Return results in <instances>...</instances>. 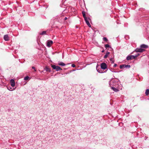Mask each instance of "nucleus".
Returning <instances> with one entry per match:
<instances>
[{
  "instance_id": "393cba45",
  "label": "nucleus",
  "mask_w": 149,
  "mask_h": 149,
  "mask_svg": "<svg viewBox=\"0 0 149 149\" xmlns=\"http://www.w3.org/2000/svg\"><path fill=\"white\" fill-rule=\"evenodd\" d=\"M72 66V67H75V65L74 64H72L71 65Z\"/></svg>"
},
{
  "instance_id": "2eb2a0df",
  "label": "nucleus",
  "mask_w": 149,
  "mask_h": 149,
  "mask_svg": "<svg viewBox=\"0 0 149 149\" xmlns=\"http://www.w3.org/2000/svg\"><path fill=\"white\" fill-rule=\"evenodd\" d=\"M88 26L89 27H91V25L90 24L89 22H86Z\"/></svg>"
},
{
  "instance_id": "a878e982",
  "label": "nucleus",
  "mask_w": 149,
  "mask_h": 149,
  "mask_svg": "<svg viewBox=\"0 0 149 149\" xmlns=\"http://www.w3.org/2000/svg\"><path fill=\"white\" fill-rule=\"evenodd\" d=\"M32 68H33V69L34 70H35V71H36V69H35V67H32Z\"/></svg>"
},
{
  "instance_id": "5701e85b",
  "label": "nucleus",
  "mask_w": 149,
  "mask_h": 149,
  "mask_svg": "<svg viewBox=\"0 0 149 149\" xmlns=\"http://www.w3.org/2000/svg\"><path fill=\"white\" fill-rule=\"evenodd\" d=\"M125 67H128L129 68H130V66L129 65H125Z\"/></svg>"
},
{
  "instance_id": "b1692460",
  "label": "nucleus",
  "mask_w": 149,
  "mask_h": 149,
  "mask_svg": "<svg viewBox=\"0 0 149 149\" xmlns=\"http://www.w3.org/2000/svg\"><path fill=\"white\" fill-rule=\"evenodd\" d=\"M97 70V71L99 73H102V71L99 70Z\"/></svg>"
},
{
  "instance_id": "aec40b11",
  "label": "nucleus",
  "mask_w": 149,
  "mask_h": 149,
  "mask_svg": "<svg viewBox=\"0 0 149 149\" xmlns=\"http://www.w3.org/2000/svg\"><path fill=\"white\" fill-rule=\"evenodd\" d=\"M46 33V31H43L42 32V33H41V35H44Z\"/></svg>"
},
{
  "instance_id": "f3484780",
  "label": "nucleus",
  "mask_w": 149,
  "mask_h": 149,
  "mask_svg": "<svg viewBox=\"0 0 149 149\" xmlns=\"http://www.w3.org/2000/svg\"><path fill=\"white\" fill-rule=\"evenodd\" d=\"M84 19L85 21L86 22L89 21V18H86L85 19Z\"/></svg>"
},
{
  "instance_id": "a211bd4d",
  "label": "nucleus",
  "mask_w": 149,
  "mask_h": 149,
  "mask_svg": "<svg viewBox=\"0 0 149 149\" xmlns=\"http://www.w3.org/2000/svg\"><path fill=\"white\" fill-rule=\"evenodd\" d=\"M103 40L105 41H108V39H107V38H106V37H104L103 38Z\"/></svg>"
},
{
  "instance_id": "6e6552de",
  "label": "nucleus",
  "mask_w": 149,
  "mask_h": 149,
  "mask_svg": "<svg viewBox=\"0 0 149 149\" xmlns=\"http://www.w3.org/2000/svg\"><path fill=\"white\" fill-rule=\"evenodd\" d=\"M140 47L142 49L147 48L148 47V46L145 44H142L140 45Z\"/></svg>"
},
{
  "instance_id": "423d86ee",
  "label": "nucleus",
  "mask_w": 149,
  "mask_h": 149,
  "mask_svg": "<svg viewBox=\"0 0 149 149\" xmlns=\"http://www.w3.org/2000/svg\"><path fill=\"white\" fill-rule=\"evenodd\" d=\"M10 83L11 86L12 87H14L15 85V82L13 79H11L10 80Z\"/></svg>"
},
{
  "instance_id": "1a4fd4ad",
  "label": "nucleus",
  "mask_w": 149,
  "mask_h": 149,
  "mask_svg": "<svg viewBox=\"0 0 149 149\" xmlns=\"http://www.w3.org/2000/svg\"><path fill=\"white\" fill-rule=\"evenodd\" d=\"M58 64L60 66H64L65 64L63 62L60 61H58Z\"/></svg>"
},
{
  "instance_id": "412c9836",
  "label": "nucleus",
  "mask_w": 149,
  "mask_h": 149,
  "mask_svg": "<svg viewBox=\"0 0 149 149\" xmlns=\"http://www.w3.org/2000/svg\"><path fill=\"white\" fill-rule=\"evenodd\" d=\"M109 47V45L108 44H106L105 45V47L106 48H107Z\"/></svg>"
},
{
  "instance_id": "ddd939ff",
  "label": "nucleus",
  "mask_w": 149,
  "mask_h": 149,
  "mask_svg": "<svg viewBox=\"0 0 149 149\" xmlns=\"http://www.w3.org/2000/svg\"><path fill=\"white\" fill-rule=\"evenodd\" d=\"M45 70L47 71H48L49 72H50L51 71V70L50 68L47 67H45Z\"/></svg>"
},
{
  "instance_id": "f8f14e48",
  "label": "nucleus",
  "mask_w": 149,
  "mask_h": 149,
  "mask_svg": "<svg viewBox=\"0 0 149 149\" xmlns=\"http://www.w3.org/2000/svg\"><path fill=\"white\" fill-rule=\"evenodd\" d=\"M110 53L109 52H107V53H106V54L104 56V58H106L108 56V55Z\"/></svg>"
},
{
  "instance_id": "c85d7f7f",
  "label": "nucleus",
  "mask_w": 149,
  "mask_h": 149,
  "mask_svg": "<svg viewBox=\"0 0 149 149\" xmlns=\"http://www.w3.org/2000/svg\"><path fill=\"white\" fill-rule=\"evenodd\" d=\"M67 19V17H65V20H66V19Z\"/></svg>"
},
{
  "instance_id": "cd10ccee",
  "label": "nucleus",
  "mask_w": 149,
  "mask_h": 149,
  "mask_svg": "<svg viewBox=\"0 0 149 149\" xmlns=\"http://www.w3.org/2000/svg\"><path fill=\"white\" fill-rule=\"evenodd\" d=\"M116 66H117V64H115L114 65H113V67H116Z\"/></svg>"
},
{
  "instance_id": "4468645a",
  "label": "nucleus",
  "mask_w": 149,
  "mask_h": 149,
  "mask_svg": "<svg viewBox=\"0 0 149 149\" xmlns=\"http://www.w3.org/2000/svg\"><path fill=\"white\" fill-rule=\"evenodd\" d=\"M82 13L84 19H85V18H86V13L85 12L83 11L82 12Z\"/></svg>"
},
{
  "instance_id": "c756f323",
  "label": "nucleus",
  "mask_w": 149,
  "mask_h": 149,
  "mask_svg": "<svg viewBox=\"0 0 149 149\" xmlns=\"http://www.w3.org/2000/svg\"><path fill=\"white\" fill-rule=\"evenodd\" d=\"M104 52V50H103V51H102V52Z\"/></svg>"
},
{
  "instance_id": "f03ea898",
  "label": "nucleus",
  "mask_w": 149,
  "mask_h": 149,
  "mask_svg": "<svg viewBox=\"0 0 149 149\" xmlns=\"http://www.w3.org/2000/svg\"><path fill=\"white\" fill-rule=\"evenodd\" d=\"M51 67L54 69L56 71H58L60 70H62V69L60 67L54 65H52Z\"/></svg>"
},
{
  "instance_id": "6ab92c4d",
  "label": "nucleus",
  "mask_w": 149,
  "mask_h": 149,
  "mask_svg": "<svg viewBox=\"0 0 149 149\" xmlns=\"http://www.w3.org/2000/svg\"><path fill=\"white\" fill-rule=\"evenodd\" d=\"M29 77L28 76H26L24 78V79L25 80H26L29 79Z\"/></svg>"
},
{
  "instance_id": "39448f33",
  "label": "nucleus",
  "mask_w": 149,
  "mask_h": 149,
  "mask_svg": "<svg viewBox=\"0 0 149 149\" xmlns=\"http://www.w3.org/2000/svg\"><path fill=\"white\" fill-rule=\"evenodd\" d=\"M135 58L134 56L133 55L128 56L126 58V59L127 60H130L134 59Z\"/></svg>"
},
{
  "instance_id": "9d476101",
  "label": "nucleus",
  "mask_w": 149,
  "mask_h": 149,
  "mask_svg": "<svg viewBox=\"0 0 149 149\" xmlns=\"http://www.w3.org/2000/svg\"><path fill=\"white\" fill-rule=\"evenodd\" d=\"M4 39L6 41H8L9 40V38L8 35H6L4 36Z\"/></svg>"
},
{
  "instance_id": "f257e3e1",
  "label": "nucleus",
  "mask_w": 149,
  "mask_h": 149,
  "mask_svg": "<svg viewBox=\"0 0 149 149\" xmlns=\"http://www.w3.org/2000/svg\"><path fill=\"white\" fill-rule=\"evenodd\" d=\"M109 84L110 87H111V89H113V91L115 92H117L118 91V89L112 86H115L116 85L115 81L114 80H112L110 81L109 82Z\"/></svg>"
},
{
  "instance_id": "9b49d317",
  "label": "nucleus",
  "mask_w": 149,
  "mask_h": 149,
  "mask_svg": "<svg viewBox=\"0 0 149 149\" xmlns=\"http://www.w3.org/2000/svg\"><path fill=\"white\" fill-rule=\"evenodd\" d=\"M149 94V89H147L145 92V94L146 95H148Z\"/></svg>"
},
{
  "instance_id": "7ed1b4c3",
  "label": "nucleus",
  "mask_w": 149,
  "mask_h": 149,
  "mask_svg": "<svg viewBox=\"0 0 149 149\" xmlns=\"http://www.w3.org/2000/svg\"><path fill=\"white\" fill-rule=\"evenodd\" d=\"M145 50L143 49L140 48H137L135 50V51L136 52H142L144 51Z\"/></svg>"
},
{
  "instance_id": "bb28decb",
  "label": "nucleus",
  "mask_w": 149,
  "mask_h": 149,
  "mask_svg": "<svg viewBox=\"0 0 149 149\" xmlns=\"http://www.w3.org/2000/svg\"><path fill=\"white\" fill-rule=\"evenodd\" d=\"M124 66V65H120V68H122L123 66Z\"/></svg>"
},
{
  "instance_id": "dca6fc26",
  "label": "nucleus",
  "mask_w": 149,
  "mask_h": 149,
  "mask_svg": "<svg viewBox=\"0 0 149 149\" xmlns=\"http://www.w3.org/2000/svg\"><path fill=\"white\" fill-rule=\"evenodd\" d=\"M8 89L10 90V91H13V90H14L15 89V88H10V89L9 88H8Z\"/></svg>"
},
{
  "instance_id": "0eeeda50",
  "label": "nucleus",
  "mask_w": 149,
  "mask_h": 149,
  "mask_svg": "<svg viewBox=\"0 0 149 149\" xmlns=\"http://www.w3.org/2000/svg\"><path fill=\"white\" fill-rule=\"evenodd\" d=\"M53 44V41L52 40L49 41L47 42V46L48 47H50L51 45Z\"/></svg>"
},
{
  "instance_id": "20e7f679",
  "label": "nucleus",
  "mask_w": 149,
  "mask_h": 149,
  "mask_svg": "<svg viewBox=\"0 0 149 149\" xmlns=\"http://www.w3.org/2000/svg\"><path fill=\"white\" fill-rule=\"evenodd\" d=\"M101 68L102 69L105 70L107 68V65L105 63H102L100 65Z\"/></svg>"
},
{
  "instance_id": "4be33fe9",
  "label": "nucleus",
  "mask_w": 149,
  "mask_h": 149,
  "mask_svg": "<svg viewBox=\"0 0 149 149\" xmlns=\"http://www.w3.org/2000/svg\"><path fill=\"white\" fill-rule=\"evenodd\" d=\"M140 55V54H137L136 55H135L134 56L135 57V58L137 57H138V56H139V55Z\"/></svg>"
}]
</instances>
